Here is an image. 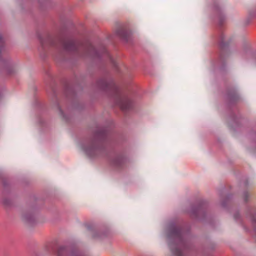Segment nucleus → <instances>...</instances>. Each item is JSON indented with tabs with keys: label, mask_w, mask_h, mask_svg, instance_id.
Returning <instances> with one entry per match:
<instances>
[{
	"label": "nucleus",
	"mask_w": 256,
	"mask_h": 256,
	"mask_svg": "<svg viewBox=\"0 0 256 256\" xmlns=\"http://www.w3.org/2000/svg\"><path fill=\"white\" fill-rule=\"evenodd\" d=\"M132 104L131 100L128 98H121L118 102V105L122 110L128 109Z\"/></svg>",
	"instance_id": "f257e3e1"
},
{
	"label": "nucleus",
	"mask_w": 256,
	"mask_h": 256,
	"mask_svg": "<svg viewBox=\"0 0 256 256\" xmlns=\"http://www.w3.org/2000/svg\"><path fill=\"white\" fill-rule=\"evenodd\" d=\"M172 256H183V252L181 248L179 246L172 247Z\"/></svg>",
	"instance_id": "f03ea898"
},
{
	"label": "nucleus",
	"mask_w": 256,
	"mask_h": 256,
	"mask_svg": "<svg viewBox=\"0 0 256 256\" xmlns=\"http://www.w3.org/2000/svg\"><path fill=\"white\" fill-rule=\"evenodd\" d=\"M91 150H94V148H91L90 149H86V150H85L86 152L88 154H90V151H91Z\"/></svg>",
	"instance_id": "7ed1b4c3"
},
{
	"label": "nucleus",
	"mask_w": 256,
	"mask_h": 256,
	"mask_svg": "<svg viewBox=\"0 0 256 256\" xmlns=\"http://www.w3.org/2000/svg\"><path fill=\"white\" fill-rule=\"evenodd\" d=\"M6 72H7L8 74H12V71H11L10 70H9L8 68H7V69L6 70Z\"/></svg>",
	"instance_id": "20e7f679"
},
{
	"label": "nucleus",
	"mask_w": 256,
	"mask_h": 256,
	"mask_svg": "<svg viewBox=\"0 0 256 256\" xmlns=\"http://www.w3.org/2000/svg\"><path fill=\"white\" fill-rule=\"evenodd\" d=\"M3 42V40H2V38L1 36V35L0 34V42Z\"/></svg>",
	"instance_id": "39448f33"
},
{
	"label": "nucleus",
	"mask_w": 256,
	"mask_h": 256,
	"mask_svg": "<svg viewBox=\"0 0 256 256\" xmlns=\"http://www.w3.org/2000/svg\"><path fill=\"white\" fill-rule=\"evenodd\" d=\"M254 226H255V228H256V219H254Z\"/></svg>",
	"instance_id": "423d86ee"
},
{
	"label": "nucleus",
	"mask_w": 256,
	"mask_h": 256,
	"mask_svg": "<svg viewBox=\"0 0 256 256\" xmlns=\"http://www.w3.org/2000/svg\"><path fill=\"white\" fill-rule=\"evenodd\" d=\"M2 93H1V92H0V98L2 97Z\"/></svg>",
	"instance_id": "0eeeda50"
}]
</instances>
